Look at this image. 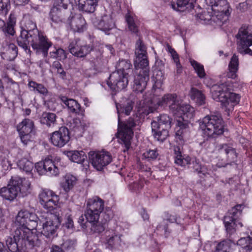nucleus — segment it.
Instances as JSON below:
<instances>
[{
  "instance_id": "obj_1",
  "label": "nucleus",
  "mask_w": 252,
  "mask_h": 252,
  "mask_svg": "<svg viewBox=\"0 0 252 252\" xmlns=\"http://www.w3.org/2000/svg\"><path fill=\"white\" fill-rule=\"evenodd\" d=\"M158 94L159 93L154 95L153 91V96L150 97V105L144 106L140 111L144 114L148 115L156 110L158 107L165 108L168 106L176 119L177 124L175 128L176 141L182 145L189 131L188 122L193 118L195 109L190 105L183 103L176 94H168L161 98H157Z\"/></svg>"
},
{
  "instance_id": "obj_2",
  "label": "nucleus",
  "mask_w": 252,
  "mask_h": 252,
  "mask_svg": "<svg viewBox=\"0 0 252 252\" xmlns=\"http://www.w3.org/2000/svg\"><path fill=\"white\" fill-rule=\"evenodd\" d=\"M35 228L28 226H17L13 234L14 241L11 237L6 240V245L11 252H25L27 246L32 248L38 247L41 241Z\"/></svg>"
},
{
  "instance_id": "obj_3",
  "label": "nucleus",
  "mask_w": 252,
  "mask_h": 252,
  "mask_svg": "<svg viewBox=\"0 0 252 252\" xmlns=\"http://www.w3.org/2000/svg\"><path fill=\"white\" fill-rule=\"evenodd\" d=\"M233 83L230 80H221L213 85L210 89L213 99L221 102L222 107L228 115L233 110L234 107L240 101L239 94L232 92Z\"/></svg>"
},
{
  "instance_id": "obj_4",
  "label": "nucleus",
  "mask_w": 252,
  "mask_h": 252,
  "mask_svg": "<svg viewBox=\"0 0 252 252\" xmlns=\"http://www.w3.org/2000/svg\"><path fill=\"white\" fill-rule=\"evenodd\" d=\"M135 59L134 65L136 69L141 68L139 74L135 77L133 90L137 93H142L145 89L149 80V70L146 68L149 65L147 58L146 50L140 40L137 41L135 49Z\"/></svg>"
},
{
  "instance_id": "obj_5",
  "label": "nucleus",
  "mask_w": 252,
  "mask_h": 252,
  "mask_svg": "<svg viewBox=\"0 0 252 252\" xmlns=\"http://www.w3.org/2000/svg\"><path fill=\"white\" fill-rule=\"evenodd\" d=\"M116 108L118 115V131L117 137L121 140V144H124L125 149L123 151L126 152L130 148L131 139L133 135L132 128L134 126L135 123L132 118H129L128 121L122 126L121 121V115L125 113L126 115H129L132 109V103L128 101L125 105L121 106L116 104Z\"/></svg>"
},
{
  "instance_id": "obj_6",
  "label": "nucleus",
  "mask_w": 252,
  "mask_h": 252,
  "mask_svg": "<svg viewBox=\"0 0 252 252\" xmlns=\"http://www.w3.org/2000/svg\"><path fill=\"white\" fill-rule=\"evenodd\" d=\"M30 191L31 183L28 180L15 177L12 179L7 187H3L0 189V194L5 199L13 201L18 195L24 197Z\"/></svg>"
},
{
  "instance_id": "obj_7",
  "label": "nucleus",
  "mask_w": 252,
  "mask_h": 252,
  "mask_svg": "<svg viewBox=\"0 0 252 252\" xmlns=\"http://www.w3.org/2000/svg\"><path fill=\"white\" fill-rule=\"evenodd\" d=\"M199 128L204 137L215 138L223 133V121L220 115H207L200 120Z\"/></svg>"
},
{
  "instance_id": "obj_8",
  "label": "nucleus",
  "mask_w": 252,
  "mask_h": 252,
  "mask_svg": "<svg viewBox=\"0 0 252 252\" xmlns=\"http://www.w3.org/2000/svg\"><path fill=\"white\" fill-rule=\"evenodd\" d=\"M62 211L61 209L54 210L53 212L43 213L38 219L42 223L40 236L43 235L47 238L53 236L59 229L61 223Z\"/></svg>"
},
{
  "instance_id": "obj_9",
  "label": "nucleus",
  "mask_w": 252,
  "mask_h": 252,
  "mask_svg": "<svg viewBox=\"0 0 252 252\" xmlns=\"http://www.w3.org/2000/svg\"><path fill=\"white\" fill-rule=\"evenodd\" d=\"M205 1L210 7L208 12L210 14L211 20L223 23L227 19L231 12V8L226 0H205Z\"/></svg>"
},
{
  "instance_id": "obj_10",
  "label": "nucleus",
  "mask_w": 252,
  "mask_h": 252,
  "mask_svg": "<svg viewBox=\"0 0 252 252\" xmlns=\"http://www.w3.org/2000/svg\"><path fill=\"white\" fill-rule=\"evenodd\" d=\"M236 37L238 52L242 55L252 56V50L249 48L252 46V26L244 25L241 27Z\"/></svg>"
},
{
  "instance_id": "obj_11",
  "label": "nucleus",
  "mask_w": 252,
  "mask_h": 252,
  "mask_svg": "<svg viewBox=\"0 0 252 252\" xmlns=\"http://www.w3.org/2000/svg\"><path fill=\"white\" fill-rule=\"evenodd\" d=\"M175 155V163L180 166H185L191 163L193 164V168L195 172L201 177V175L205 176L209 174L208 170L205 166H202L200 164L199 160L196 158H191L188 156L182 155V149L180 146H175L174 148Z\"/></svg>"
},
{
  "instance_id": "obj_12",
  "label": "nucleus",
  "mask_w": 252,
  "mask_h": 252,
  "mask_svg": "<svg viewBox=\"0 0 252 252\" xmlns=\"http://www.w3.org/2000/svg\"><path fill=\"white\" fill-rule=\"evenodd\" d=\"M104 201L98 196H94L88 199L85 216L91 223L98 221L100 214L104 209Z\"/></svg>"
},
{
  "instance_id": "obj_13",
  "label": "nucleus",
  "mask_w": 252,
  "mask_h": 252,
  "mask_svg": "<svg viewBox=\"0 0 252 252\" xmlns=\"http://www.w3.org/2000/svg\"><path fill=\"white\" fill-rule=\"evenodd\" d=\"M35 32L34 34H31V37H29V43H31L32 49L37 53H42L46 57L49 48L52 46V42L43 32L39 31H35Z\"/></svg>"
},
{
  "instance_id": "obj_14",
  "label": "nucleus",
  "mask_w": 252,
  "mask_h": 252,
  "mask_svg": "<svg viewBox=\"0 0 252 252\" xmlns=\"http://www.w3.org/2000/svg\"><path fill=\"white\" fill-rule=\"evenodd\" d=\"M40 204L46 209L52 211L60 209V197L52 190H42L38 195Z\"/></svg>"
},
{
  "instance_id": "obj_15",
  "label": "nucleus",
  "mask_w": 252,
  "mask_h": 252,
  "mask_svg": "<svg viewBox=\"0 0 252 252\" xmlns=\"http://www.w3.org/2000/svg\"><path fill=\"white\" fill-rule=\"evenodd\" d=\"M88 155L90 162L98 171H101L112 161L111 156L105 151H90Z\"/></svg>"
},
{
  "instance_id": "obj_16",
  "label": "nucleus",
  "mask_w": 252,
  "mask_h": 252,
  "mask_svg": "<svg viewBox=\"0 0 252 252\" xmlns=\"http://www.w3.org/2000/svg\"><path fill=\"white\" fill-rule=\"evenodd\" d=\"M38 218L37 215L26 210L19 211L16 217L15 224L17 226H28L35 228L37 226Z\"/></svg>"
},
{
  "instance_id": "obj_17",
  "label": "nucleus",
  "mask_w": 252,
  "mask_h": 252,
  "mask_svg": "<svg viewBox=\"0 0 252 252\" xmlns=\"http://www.w3.org/2000/svg\"><path fill=\"white\" fill-rule=\"evenodd\" d=\"M35 31H38L35 23L30 19L26 20L24 27H21V34L17 39L18 45L25 50L28 49L29 37H31V34H35Z\"/></svg>"
},
{
  "instance_id": "obj_18",
  "label": "nucleus",
  "mask_w": 252,
  "mask_h": 252,
  "mask_svg": "<svg viewBox=\"0 0 252 252\" xmlns=\"http://www.w3.org/2000/svg\"><path fill=\"white\" fill-rule=\"evenodd\" d=\"M128 75L126 73L114 71L109 76L107 84L112 90L119 91L126 88L128 83Z\"/></svg>"
},
{
  "instance_id": "obj_19",
  "label": "nucleus",
  "mask_w": 252,
  "mask_h": 252,
  "mask_svg": "<svg viewBox=\"0 0 252 252\" xmlns=\"http://www.w3.org/2000/svg\"><path fill=\"white\" fill-rule=\"evenodd\" d=\"M35 168L37 173L40 175H46L53 177L59 175L60 171L58 166L51 159L45 158L44 160L37 162Z\"/></svg>"
},
{
  "instance_id": "obj_20",
  "label": "nucleus",
  "mask_w": 252,
  "mask_h": 252,
  "mask_svg": "<svg viewBox=\"0 0 252 252\" xmlns=\"http://www.w3.org/2000/svg\"><path fill=\"white\" fill-rule=\"evenodd\" d=\"M50 139L54 146L62 148L69 141V130L66 127H61L58 130L52 133Z\"/></svg>"
},
{
  "instance_id": "obj_21",
  "label": "nucleus",
  "mask_w": 252,
  "mask_h": 252,
  "mask_svg": "<svg viewBox=\"0 0 252 252\" xmlns=\"http://www.w3.org/2000/svg\"><path fill=\"white\" fill-rule=\"evenodd\" d=\"M68 48L73 55L80 58L86 56L93 50L92 46L87 45L79 39L72 41L70 43Z\"/></svg>"
},
{
  "instance_id": "obj_22",
  "label": "nucleus",
  "mask_w": 252,
  "mask_h": 252,
  "mask_svg": "<svg viewBox=\"0 0 252 252\" xmlns=\"http://www.w3.org/2000/svg\"><path fill=\"white\" fill-rule=\"evenodd\" d=\"M100 241L107 248H112L121 242V235L116 230H106L101 234Z\"/></svg>"
},
{
  "instance_id": "obj_23",
  "label": "nucleus",
  "mask_w": 252,
  "mask_h": 252,
  "mask_svg": "<svg viewBox=\"0 0 252 252\" xmlns=\"http://www.w3.org/2000/svg\"><path fill=\"white\" fill-rule=\"evenodd\" d=\"M68 24L74 32H82L86 29L85 20L79 14H75L69 17Z\"/></svg>"
},
{
  "instance_id": "obj_24",
  "label": "nucleus",
  "mask_w": 252,
  "mask_h": 252,
  "mask_svg": "<svg viewBox=\"0 0 252 252\" xmlns=\"http://www.w3.org/2000/svg\"><path fill=\"white\" fill-rule=\"evenodd\" d=\"M164 79V73L161 68L158 69L155 67L153 70L152 80L154 82L153 87V91H154V95H157L162 92L161 87Z\"/></svg>"
},
{
  "instance_id": "obj_25",
  "label": "nucleus",
  "mask_w": 252,
  "mask_h": 252,
  "mask_svg": "<svg viewBox=\"0 0 252 252\" xmlns=\"http://www.w3.org/2000/svg\"><path fill=\"white\" fill-rule=\"evenodd\" d=\"M197 0H172V8L177 11H183L186 9L189 10L194 7V3Z\"/></svg>"
},
{
  "instance_id": "obj_26",
  "label": "nucleus",
  "mask_w": 252,
  "mask_h": 252,
  "mask_svg": "<svg viewBox=\"0 0 252 252\" xmlns=\"http://www.w3.org/2000/svg\"><path fill=\"white\" fill-rule=\"evenodd\" d=\"M151 127L153 136L158 141H163L168 136V129L158 126L156 121L152 122Z\"/></svg>"
},
{
  "instance_id": "obj_27",
  "label": "nucleus",
  "mask_w": 252,
  "mask_h": 252,
  "mask_svg": "<svg viewBox=\"0 0 252 252\" xmlns=\"http://www.w3.org/2000/svg\"><path fill=\"white\" fill-rule=\"evenodd\" d=\"M224 224L227 232L230 235L232 234L239 228L243 226L242 222L239 220L231 219L230 216L224 217Z\"/></svg>"
},
{
  "instance_id": "obj_28",
  "label": "nucleus",
  "mask_w": 252,
  "mask_h": 252,
  "mask_svg": "<svg viewBox=\"0 0 252 252\" xmlns=\"http://www.w3.org/2000/svg\"><path fill=\"white\" fill-rule=\"evenodd\" d=\"M64 154L71 161L77 163L83 164L87 158V156L83 151H65Z\"/></svg>"
},
{
  "instance_id": "obj_29",
  "label": "nucleus",
  "mask_w": 252,
  "mask_h": 252,
  "mask_svg": "<svg viewBox=\"0 0 252 252\" xmlns=\"http://www.w3.org/2000/svg\"><path fill=\"white\" fill-rule=\"evenodd\" d=\"M76 177L71 174H66L61 183V186L65 192H69L77 183Z\"/></svg>"
},
{
  "instance_id": "obj_30",
  "label": "nucleus",
  "mask_w": 252,
  "mask_h": 252,
  "mask_svg": "<svg viewBox=\"0 0 252 252\" xmlns=\"http://www.w3.org/2000/svg\"><path fill=\"white\" fill-rule=\"evenodd\" d=\"M239 67V59L238 57L234 54L231 57L228 65V71L227 73V77L228 78L235 79L237 76V72Z\"/></svg>"
},
{
  "instance_id": "obj_31",
  "label": "nucleus",
  "mask_w": 252,
  "mask_h": 252,
  "mask_svg": "<svg viewBox=\"0 0 252 252\" xmlns=\"http://www.w3.org/2000/svg\"><path fill=\"white\" fill-rule=\"evenodd\" d=\"M76 246V241L72 240L67 239L64 241L62 244V248L57 245L52 247L50 252H63V249L67 252H72Z\"/></svg>"
},
{
  "instance_id": "obj_32",
  "label": "nucleus",
  "mask_w": 252,
  "mask_h": 252,
  "mask_svg": "<svg viewBox=\"0 0 252 252\" xmlns=\"http://www.w3.org/2000/svg\"><path fill=\"white\" fill-rule=\"evenodd\" d=\"M97 2V0H79L78 7L80 10L86 12H93Z\"/></svg>"
},
{
  "instance_id": "obj_33",
  "label": "nucleus",
  "mask_w": 252,
  "mask_h": 252,
  "mask_svg": "<svg viewBox=\"0 0 252 252\" xmlns=\"http://www.w3.org/2000/svg\"><path fill=\"white\" fill-rule=\"evenodd\" d=\"M33 122L29 119H25L17 126V130L19 133H33Z\"/></svg>"
},
{
  "instance_id": "obj_34",
  "label": "nucleus",
  "mask_w": 252,
  "mask_h": 252,
  "mask_svg": "<svg viewBox=\"0 0 252 252\" xmlns=\"http://www.w3.org/2000/svg\"><path fill=\"white\" fill-rule=\"evenodd\" d=\"M189 96L198 105H202L205 103V97L204 94L201 91L194 87L190 89Z\"/></svg>"
},
{
  "instance_id": "obj_35",
  "label": "nucleus",
  "mask_w": 252,
  "mask_h": 252,
  "mask_svg": "<svg viewBox=\"0 0 252 252\" xmlns=\"http://www.w3.org/2000/svg\"><path fill=\"white\" fill-rule=\"evenodd\" d=\"M60 98L70 112L74 113H78L80 112V105L75 100L68 98L64 96H61Z\"/></svg>"
},
{
  "instance_id": "obj_36",
  "label": "nucleus",
  "mask_w": 252,
  "mask_h": 252,
  "mask_svg": "<svg viewBox=\"0 0 252 252\" xmlns=\"http://www.w3.org/2000/svg\"><path fill=\"white\" fill-rule=\"evenodd\" d=\"M239 252H250L252 250V239L250 236L242 238L237 242Z\"/></svg>"
},
{
  "instance_id": "obj_37",
  "label": "nucleus",
  "mask_w": 252,
  "mask_h": 252,
  "mask_svg": "<svg viewBox=\"0 0 252 252\" xmlns=\"http://www.w3.org/2000/svg\"><path fill=\"white\" fill-rule=\"evenodd\" d=\"M19 168L27 173H31L33 168V164L29 158H23L19 159L17 162Z\"/></svg>"
},
{
  "instance_id": "obj_38",
  "label": "nucleus",
  "mask_w": 252,
  "mask_h": 252,
  "mask_svg": "<svg viewBox=\"0 0 252 252\" xmlns=\"http://www.w3.org/2000/svg\"><path fill=\"white\" fill-rule=\"evenodd\" d=\"M101 30L104 31H109L115 27V23L112 18L109 16H104L99 23Z\"/></svg>"
},
{
  "instance_id": "obj_39",
  "label": "nucleus",
  "mask_w": 252,
  "mask_h": 252,
  "mask_svg": "<svg viewBox=\"0 0 252 252\" xmlns=\"http://www.w3.org/2000/svg\"><path fill=\"white\" fill-rule=\"evenodd\" d=\"M29 87L31 91L37 92L43 95H47L48 94V90L42 84L37 83L34 81H29L28 84Z\"/></svg>"
},
{
  "instance_id": "obj_40",
  "label": "nucleus",
  "mask_w": 252,
  "mask_h": 252,
  "mask_svg": "<svg viewBox=\"0 0 252 252\" xmlns=\"http://www.w3.org/2000/svg\"><path fill=\"white\" fill-rule=\"evenodd\" d=\"M131 64L128 61L125 60H120L116 65L117 71L120 73H126L128 75L130 71Z\"/></svg>"
},
{
  "instance_id": "obj_41",
  "label": "nucleus",
  "mask_w": 252,
  "mask_h": 252,
  "mask_svg": "<svg viewBox=\"0 0 252 252\" xmlns=\"http://www.w3.org/2000/svg\"><path fill=\"white\" fill-rule=\"evenodd\" d=\"M56 116L54 113H46L43 114L41 122L48 126H53L56 123Z\"/></svg>"
},
{
  "instance_id": "obj_42",
  "label": "nucleus",
  "mask_w": 252,
  "mask_h": 252,
  "mask_svg": "<svg viewBox=\"0 0 252 252\" xmlns=\"http://www.w3.org/2000/svg\"><path fill=\"white\" fill-rule=\"evenodd\" d=\"M50 18L52 21L55 23H62L63 18L61 9L53 7L50 11Z\"/></svg>"
},
{
  "instance_id": "obj_43",
  "label": "nucleus",
  "mask_w": 252,
  "mask_h": 252,
  "mask_svg": "<svg viewBox=\"0 0 252 252\" xmlns=\"http://www.w3.org/2000/svg\"><path fill=\"white\" fill-rule=\"evenodd\" d=\"M189 62L198 76L200 78H204L206 75L204 66L193 59H190Z\"/></svg>"
},
{
  "instance_id": "obj_44",
  "label": "nucleus",
  "mask_w": 252,
  "mask_h": 252,
  "mask_svg": "<svg viewBox=\"0 0 252 252\" xmlns=\"http://www.w3.org/2000/svg\"><path fill=\"white\" fill-rule=\"evenodd\" d=\"M233 244L230 240L221 241L216 247L215 252H229Z\"/></svg>"
},
{
  "instance_id": "obj_45",
  "label": "nucleus",
  "mask_w": 252,
  "mask_h": 252,
  "mask_svg": "<svg viewBox=\"0 0 252 252\" xmlns=\"http://www.w3.org/2000/svg\"><path fill=\"white\" fill-rule=\"evenodd\" d=\"M50 56L52 58L61 61L66 59V54L63 49L55 47L54 50L50 52Z\"/></svg>"
},
{
  "instance_id": "obj_46",
  "label": "nucleus",
  "mask_w": 252,
  "mask_h": 252,
  "mask_svg": "<svg viewBox=\"0 0 252 252\" xmlns=\"http://www.w3.org/2000/svg\"><path fill=\"white\" fill-rule=\"evenodd\" d=\"M158 122H156L158 126H163L165 128L169 129L171 127V119L166 114L161 115L158 117Z\"/></svg>"
},
{
  "instance_id": "obj_47",
  "label": "nucleus",
  "mask_w": 252,
  "mask_h": 252,
  "mask_svg": "<svg viewBox=\"0 0 252 252\" xmlns=\"http://www.w3.org/2000/svg\"><path fill=\"white\" fill-rule=\"evenodd\" d=\"M244 208V206L242 205H237L234 207L232 208L230 210L228 214L226 216H230L231 219L235 220H239L238 219L240 217L242 209Z\"/></svg>"
},
{
  "instance_id": "obj_48",
  "label": "nucleus",
  "mask_w": 252,
  "mask_h": 252,
  "mask_svg": "<svg viewBox=\"0 0 252 252\" xmlns=\"http://www.w3.org/2000/svg\"><path fill=\"white\" fill-rule=\"evenodd\" d=\"M11 8L10 0H0V15L5 16Z\"/></svg>"
},
{
  "instance_id": "obj_49",
  "label": "nucleus",
  "mask_w": 252,
  "mask_h": 252,
  "mask_svg": "<svg viewBox=\"0 0 252 252\" xmlns=\"http://www.w3.org/2000/svg\"><path fill=\"white\" fill-rule=\"evenodd\" d=\"M18 54V50L16 45L13 43L8 45L6 52L4 54L8 55V60H12L15 58Z\"/></svg>"
},
{
  "instance_id": "obj_50",
  "label": "nucleus",
  "mask_w": 252,
  "mask_h": 252,
  "mask_svg": "<svg viewBox=\"0 0 252 252\" xmlns=\"http://www.w3.org/2000/svg\"><path fill=\"white\" fill-rule=\"evenodd\" d=\"M126 18L129 30L133 32H136L138 31V29L135 23V17L128 14Z\"/></svg>"
},
{
  "instance_id": "obj_51",
  "label": "nucleus",
  "mask_w": 252,
  "mask_h": 252,
  "mask_svg": "<svg viewBox=\"0 0 252 252\" xmlns=\"http://www.w3.org/2000/svg\"><path fill=\"white\" fill-rule=\"evenodd\" d=\"M159 154L157 150H149L142 154V158L148 160H154L157 158Z\"/></svg>"
},
{
  "instance_id": "obj_52",
  "label": "nucleus",
  "mask_w": 252,
  "mask_h": 252,
  "mask_svg": "<svg viewBox=\"0 0 252 252\" xmlns=\"http://www.w3.org/2000/svg\"><path fill=\"white\" fill-rule=\"evenodd\" d=\"M10 158V156L9 154L4 155L2 157L1 166L4 171H7L11 168L12 163Z\"/></svg>"
},
{
  "instance_id": "obj_53",
  "label": "nucleus",
  "mask_w": 252,
  "mask_h": 252,
  "mask_svg": "<svg viewBox=\"0 0 252 252\" xmlns=\"http://www.w3.org/2000/svg\"><path fill=\"white\" fill-rule=\"evenodd\" d=\"M76 126L74 127V130H78L81 133L83 132L86 127H88L89 123L86 120H76Z\"/></svg>"
},
{
  "instance_id": "obj_54",
  "label": "nucleus",
  "mask_w": 252,
  "mask_h": 252,
  "mask_svg": "<svg viewBox=\"0 0 252 252\" xmlns=\"http://www.w3.org/2000/svg\"><path fill=\"white\" fill-rule=\"evenodd\" d=\"M63 226L67 229L72 230L74 228V222L71 214L69 213L66 214L64 217V222Z\"/></svg>"
},
{
  "instance_id": "obj_55",
  "label": "nucleus",
  "mask_w": 252,
  "mask_h": 252,
  "mask_svg": "<svg viewBox=\"0 0 252 252\" xmlns=\"http://www.w3.org/2000/svg\"><path fill=\"white\" fill-rule=\"evenodd\" d=\"M220 153H224L226 155H230L232 156V157L236 156L235 151L234 150L228 146V145L225 144L221 146V148L220 149Z\"/></svg>"
},
{
  "instance_id": "obj_56",
  "label": "nucleus",
  "mask_w": 252,
  "mask_h": 252,
  "mask_svg": "<svg viewBox=\"0 0 252 252\" xmlns=\"http://www.w3.org/2000/svg\"><path fill=\"white\" fill-rule=\"evenodd\" d=\"M166 50L170 54L175 63H178V62H180L179 55L173 48L169 45H167L166 47Z\"/></svg>"
},
{
  "instance_id": "obj_57",
  "label": "nucleus",
  "mask_w": 252,
  "mask_h": 252,
  "mask_svg": "<svg viewBox=\"0 0 252 252\" xmlns=\"http://www.w3.org/2000/svg\"><path fill=\"white\" fill-rule=\"evenodd\" d=\"M20 137L22 142L24 145H27L30 142L32 138V136L33 135L32 133H19Z\"/></svg>"
},
{
  "instance_id": "obj_58",
  "label": "nucleus",
  "mask_w": 252,
  "mask_h": 252,
  "mask_svg": "<svg viewBox=\"0 0 252 252\" xmlns=\"http://www.w3.org/2000/svg\"><path fill=\"white\" fill-rule=\"evenodd\" d=\"M252 4V0H247L245 2L239 3L237 8L239 10L244 11L247 9Z\"/></svg>"
},
{
  "instance_id": "obj_59",
  "label": "nucleus",
  "mask_w": 252,
  "mask_h": 252,
  "mask_svg": "<svg viewBox=\"0 0 252 252\" xmlns=\"http://www.w3.org/2000/svg\"><path fill=\"white\" fill-rule=\"evenodd\" d=\"M110 6L113 10H118L121 7V3L119 0H107Z\"/></svg>"
},
{
  "instance_id": "obj_60",
  "label": "nucleus",
  "mask_w": 252,
  "mask_h": 252,
  "mask_svg": "<svg viewBox=\"0 0 252 252\" xmlns=\"http://www.w3.org/2000/svg\"><path fill=\"white\" fill-rule=\"evenodd\" d=\"M14 27V25L7 24L6 26H5L3 29V31L9 35H13L15 33Z\"/></svg>"
},
{
  "instance_id": "obj_61",
  "label": "nucleus",
  "mask_w": 252,
  "mask_h": 252,
  "mask_svg": "<svg viewBox=\"0 0 252 252\" xmlns=\"http://www.w3.org/2000/svg\"><path fill=\"white\" fill-rule=\"evenodd\" d=\"M53 67L57 69V72L63 75L65 74V72L62 67V65L59 61H55L53 63Z\"/></svg>"
},
{
  "instance_id": "obj_62",
  "label": "nucleus",
  "mask_w": 252,
  "mask_h": 252,
  "mask_svg": "<svg viewBox=\"0 0 252 252\" xmlns=\"http://www.w3.org/2000/svg\"><path fill=\"white\" fill-rule=\"evenodd\" d=\"M16 16L14 13L11 12L9 16L7 24L15 26Z\"/></svg>"
},
{
  "instance_id": "obj_63",
  "label": "nucleus",
  "mask_w": 252,
  "mask_h": 252,
  "mask_svg": "<svg viewBox=\"0 0 252 252\" xmlns=\"http://www.w3.org/2000/svg\"><path fill=\"white\" fill-rule=\"evenodd\" d=\"M104 226L101 224H98L96 225H94L92 227V229L94 231L97 233H101L104 230Z\"/></svg>"
},
{
  "instance_id": "obj_64",
  "label": "nucleus",
  "mask_w": 252,
  "mask_h": 252,
  "mask_svg": "<svg viewBox=\"0 0 252 252\" xmlns=\"http://www.w3.org/2000/svg\"><path fill=\"white\" fill-rule=\"evenodd\" d=\"M55 8H58L62 10L63 9V0H54L53 6Z\"/></svg>"
}]
</instances>
